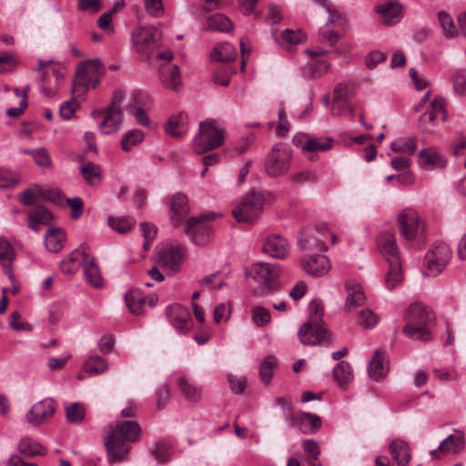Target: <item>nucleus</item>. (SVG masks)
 <instances>
[{"mask_svg":"<svg viewBox=\"0 0 466 466\" xmlns=\"http://www.w3.org/2000/svg\"><path fill=\"white\" fill-rule=\"evenodd\" d=\"M388 370V355L386 351L380 350H375L369 363V376L372 380L380 381L386 377Z\"/></svg>","mask_w":466,"mask_h":466,"instance_id":"obj_23","label":"nucleus"},{"mask_svg":"<svg viewBox=\"0 0 466 466\" xmlns=\"http://www.w3.org/2000/svg\"><path fill=\"white\" fill-rule=\"evenodd\" d=\"M329 69V64L326 61H318L315 63L308 64L303 67V76L305 78L313 79L321 77Z\"/></svg>","mask_w":466,"mask_h":466,"instance_id":"obj_48","label":"nucleus"},{"mask_svg":"<svg viewBox=\"0 0 466 466\" xmlns=\"http://www.w3.org/2000/svg\"><path fill=\"white\" fill-rule=\"evenodd\" d=\"M107 369V362L100 356H92L84 364V370L90 374L103 373Z\"/></svg>","mask_w":466,"mask_h":466,"instance_id":"obj_51","label":"nucleus"},{"mask_svg":"<svg viewBox=\"0 0 466 466\" xmlns=\"http://www.w3.org/2000/svg\"><path fill=\"white\" fill-rule=\"evenodd\" d=\"M380 318L370 309H361L358 315V323L364 329L374 328Z\"/></svg>","mask_w":466,"mask_h":466,"instance_id":"obj_55","label":"nucleus"},{"mask_svg":"<svg viewBox=\"0 0 466 466\" xmlns=\"http://www.w3.org/2000/svg\"><path fill=\"white\" fill-rule=\"evenodd\" d=\"M403 319L406 324L418 326H434L435 314L428 307L414 302L406 309Z\"/></svg>","mask_w":466,"mask_h":466,"instance_id":"obj_12","label":"nucleus"},{"mask_svg":"<svg viewBox=\"0 0 466 466\" xmlns=\"http://www.w3.org/2000/svg\"><path fill=\"white\" fill-rule=\"evenodd\" d=\"M262 250L274 258L285 259L289 252V245L283 237L271 235L265 240Z\"/></svg>","mask_w":466,"mask_h":466,"instance_id":"obj_21","label":"nucleus"},{"mask_svg":"<svg viewBox=\"0 0 466 466\" xmlns=\"http://www.w3.org/2000/svg\"><path fill=\"white\" fill-rule=\"evenodd\" d=\"M285 419L290 427L298 428L303 434H310L321 428V419L316 414L305 411L286 413Z\"/></svg>","mask_w":466,"mask_h":466,"instance_id":"obj_10","label":"nucleus"},{"mask_svg":"<svg viewBox=\"0 0 466 466\" xmlns=\"http://www.w3.org/2000/svg\"><path fill=\"white\" fill-rule=\"evenodd\" d=\"M15 257V250L11 243L5 238H0V261L3 266L9 268ZM7 273L10 278L13 276L10 268L7 269Z\"/></svg>","mask_w":466,"mask_h":466,"instance_id":"obj_46","label":"nucleus"},{"mask_svg":"<svg viewBox=\"0 0 466 466\" xmlns=\"http://www.w3.org/2000/svg\"><path fill=\"white\" fill-rule=\"evenodd\" d=\"M144 137L145 136L142 130H129L124 134L121 139V147L124 151H130L133 147L142 143Z\"/></svg>","mask_w":466,"mask_h":466,"instance_id":"obj_49","label":"nucleus"},{"mask_svg":"<svg viewBox=\"0 0 466 466\" xmlns=\"http://www.w3.org/2000/svg\"><path fill=\"white\" fill-rule=\"evenodd\" d=\"M390 148L394 152H408L413 154L416 149V142L411 137H400L390 144Z\"/></svg>","mask_w":466,"mask_h":466,"instance_id":"obj_56","label":"nucleus"},{"mask_svg":"<svg viewBox=\"0 0 466 466\" xmlns=\"http://www.w3.org/2000/svg\"><path fill=\"white\" fill-rule=\"evenodd\" d=\"M84 180L91 187H98L102 181V168L98 164L88 161L79 167Z\"/></svg>","mask_w":466,"mask_h":466,"instance_id":"obj_30","label":"nucleus"},{"mask_svg":"<svg viewBox=\"0 0 466 466\" xmlns=\"http://www.w3.org/2000/svg\"><path fill=\"white\" fill-rule=\"evenodd\" d=\"M377 245L388 262L393 258H400L396 238L392 233L381 232L377 238Z\"/></svg>","mask_w":466,"mask_h":466,"instance_id":"obj_27","label":"nucleus"},{"mask_svg":"<svg viewBox=\"0 0 466 466\" xmlns=\"http://www.w3.org/2000/svg\"><path fill=\"white\" fill-rule=\"evenodd\" d=\"M84 275L87 283L91 286L99 289L103 285V279L101 277L100 269L94 257L88 254L85 258L83 264Z\"/></svg>","mask_w":466,"mask_h":466,"instance_id":"obj_29","label":"nucleus"},{"mask_svg":"<svg viewBox=\"0 0 466 466\" xmlns=\"http://www.w3.org/2000/svg\"><path fill=\"white\" fill-rule=\"evenodd\" d=\"M96 114H104V118L99 124V129L102 134L112 135L119 130L123 122V112H119V121L117 123L115 121V116H109V107L105 112L96 111L93 113L94 116Z\"/></svg>","mask_w":466,"mask_h":466,"instance_id":"obj_38","label":"nucleus"},{"mask_svg":"<svg viewBox=\"0 0 466 466\" xmlns=\"http://www.w3.org/2000/svg\"><path fill=\"white\" fill-rule=\"evenodd\" d=\"M251 312L252 320L258 327H265L271 320L269 310L262 306L254 307Z\"/></svg>","mask_w":466,"mask_h":466,"instance_id":"obj_59","label":"nucleus"},{"mask_svg":"<svg viewBox=\"0 0 466 466\" xmlns=\"http://www.w3.org/2000/svg\"><path fill=\"white\" fill-rule=\"evenodd\" d=\"M147 298L142 296L138 290L131 289L125 297L127 307L133 314H139L146 302Z\"/></svg>","mask_w":466,"mask_h":466,"instance_id":"obj_45","label":"nucleus"},{"mask_svg":"<svg viewBox=\"0 0 466 466\" xmlns=\"http://www.w3.org/2000/svg\"><path fill=\"white\" fill-rule=\"evenodd\" d=\"M291 157V149L288 145L276 144L265 162L267 174L272 177L286 174L289 169Z\"/></svg>","mask_w":466,"mask_h":466,"instance_id":"obj_4","label":"nucleus"},{"mask_svg":"<svg viewBox=\"0 0 466 466\" xmlns=\"http://www.w3.org/2000/svg\"><path fill=\"white\" fill-rule=\"evenodd\" d=\"M141 428L135 420L117 424L105 440L108 461L117 462L125 460L131 449L130 443L140 439Z\"/></svg>","mask_w":466,"mask_h":466,"instance_id":"obj_1","label":"nucleus"},{"mask_svg":"<svg viewBox=\"0 0 466 466\" xmlns=\"http://www.w3.org/2000/svg\"><path fill=\"white\" fill-rule=\"evenodd\" d=\"M107 221L109 227L118 233H127L130 231L135 225V220L129 217H109Z\"/></svg>","mask_w":466,"mask_h":466,"instance_id":"obj_52","label":"nucleus"},{"mask_svg":"<svg viewBox=\"0 0 466 466\" xmlns=\"http://www.w3.org/2000/svg\"><path fill=\"white\" fill-rule=\"evenodd\" d=\"M36 72L40 74L39 87L41 92L46 96H51L54 92L49 86L50 77L53 76L56 86H59L64 80V68L58 65H54L52 60L39 59Z\"/></svg>","mask_w":466,"mask_h":466,"instance_id":"obj_7","label":"nucleus"},{"mask_svg":"<svg viewBox=\"0 0 466 466\" xmlns=\"http://www.w3.org/2000/svg\"><path fill=\"white\" fill-rule=\"evenodd\" d=\"M332 144L333 139L330 137L308 138L304 143L301 144L300 149L304 153L327 151L332 147Z\"/></svg>","mask_w":466,"mask_h":466,"instance_id":"obj_39","label":"nucleus"},{"mask_svg":"<svg viewBox=\"0 0 466 466\" xmlns=\"http://www.w3.org/2000/svg\"><path fill=\"white\" fill-rule=\"evenodd\" d=\"M263 206V195L251 190L244 197L241 204L233 210V216L238 222H251L260 215Z\"/></svg>","mask_w":466,"mask_h":466,"instance_id":"obj_6","label":"nucleus"},{"mask_svg":"<svg viewBox=\"0 0 466 466\" xmlns=\"http://www.w3.org/2000/svg\"><path fill=\"white\" fill-rule=\"evenodd\" d=\"M326 230L327 228L324 226L320 228H308L300 232L298 238L299 248L301 250H325L327 246L324 240L319 237L323 234L321 230Z\"/></svg>","mask_w":466,"mask_h":466,"instance_id":"obj_18","label":"nucleus"},{"mask_svg":"<svg viewBox=\"0 0 466 466\" xmlns=\"http://www.w3.org/2000/svg\"><path fill=\"white\" fill-rule=\"evenodd\" d=\"M333 377L340 387H344L352 380V369L350 363L341 361L333 369Z\"/></svg>","mask_w":466,"mask_h":466,"instance_id":"obj_44","label":"nucleus"},{"mask_svg":"<svg viewBox=\"0 0 466 466\" xmlns=\"http://www.w3.org/2000/svg\"><path fill=\"white\" fill-rule=\"evenodd\" d=\"M235 73L232 66L229 64L219 65L214 71L213 81L223 86H228L230 83L231 76Z\"/></svg>","mask_w":466,"mask_h":466,"instance_id":"obj_50","label":"nucleus"},{"mask_svg":"<svg viewBox=\"0 0 466 466\" xmlns=\"http://www.w3.org/2000/svg\"><path fill=\"white\" fill-rule=\"evenodd\" d=\"M451 258V249L443 242L434 244L432 248L426 254V271L428 276L440 274L446 267Z\"/></svg>","mask_w":466,"mask_h":466,"instance_id":"obj_8","label":"nucleus"},{"mask_svg":"<svg viewBox=\"0 0 466 466\" xmlns=\"http://www.w3.org/2000/svg\"><path fill=\"white\" fill-rule=\"evenodd\" d=\"M365 295L364 293L360 290H352L351 292H349V295L346 299L345 308L347 310H351V309L360 306L363 304L365 300Z\"/></svg>","mask_w":466,"mask_h":466,"instance_id":"obj_63","label":"nucleus"},{"mask_svg":"<svg viewBox=\"0 0 466 466\" xmlns=\"http://www.w3.org/2000/svg\"><path fill=\"white\" fill-rule=\"evenodd\" d=\"M323 314H324V306L320 299H313L309 303V320L308 322H312L315 325L322 324L323 322Z\"/></svg>","mask_w":466,"mask_h":466,"instance_id":"obj_57","label":"nucleus"},{"mask_svg":"<svg viewBox=\"0 0 466 466\" xmlns=\"http://www.w3.org/2000/svg\"><path fill=\"white\" fill-rule=\"evenodd\" d=\"M56 410V403L53 399H44L32 406L26 413L29 423L37 426L45 420L51 418Z\"/></svg>","mask_w":466,"mask_h":466,"instance_id":"obj_14","label":"nucleus"},{"mask_svg":"<svg viewBox=\"0 0 466 466\" xmlns=\"http://www.w3.org/2000/svg\"><path fill=\"white\" fill-rule=\"evenodd\" d=\"M278 365V360L275 356H267L260 363L259 366V378L264 384H268L274 375V370Z\"/></svg>","mask_w":466,"mask_h":466,"instance_id":"obj_43","label":"nucleus"},{"mask_svg":"<svg viewBox=\"0 0 466 466\" xmlns=\"http://www.w3.org/2000/svg\"><path fill=\"white\" fill-rule=\"evenodd\" d=\"M375 10L387 25H396L402 17V5L398 1L380 3L375 6Z\"/></svg>","mask_w":466,"mask_h":466,"instance_id":"obj_22","label":"nucleus"},{"mask_svg":"<svg viewBox=\"0 0 466 466\" xmlns=\"http://www.w3.org/2000/svg\"><path fill=\"white\" fill-rule=\"evenodd\" d=\"M238 56L237 49L230 43H221L216 46L211 53L214 60L228 64L235 60Z\"/></svg>","mask_w":466,"mask_h":466,"instance_id":"obj_37","label":"nucleus"},{"mask_svg":"<svg viewBox=\"0 0 466 466\" xmlns=\"http://www.w3.org/2000/svg\"><path fill=\"white\" fill-rule=\"evenodd\" d=\"M420 166L426 169L442 168L446 166V157L437 152L434 147L421 149L418 153Z\"/></svg>","mask_w":466,"mask_h":466,"instance_id":"obj_26","label":"nucleus"},{"mask_svg":"<svg viewBox=\"0 0 466 466\" xmlns=\"http://www.w3.org/2000/svg\"><path fill=\"white\" fill-rule=\"evenodd\" d=\"M433 326H418L411 324H405L403 327V334L413 339L423 342H428L433 339L431 329Z\"/></svg>","mask_w":466,"mask_h":466,"instance_id":"obj_33","label":"nucleus"},{"mask_svg":"<svg viewBox=\"0 0 466 466\" xmlns=\"http://www.w3.org/2000/svg\"><path fill=\"white\" fill-rule=\"evenodd\" d=\"M125 99V93L121 89L114 91L109 107V116H115L116 123L119 121V112H122L121 104Z\"/></svg>","mask_w":466,"mask_h":466,"instance_id":"obj_58","label":"nucleus"},{"mask_svg":"<svg viewBox=\"0 0 466 466\" xmlns=\"http://www.w3.org/2000/svg\"><path fill=\"white\" fill-rule=\"evenodd\" d=\"M464 448V435L461 431H456L449 435L439 445L431 451V459H440L441 455L457 454Z\"/></svg>","mask_w":466,"mask_h":466,"instance_id":"obj_17","label":"nucleus"},{"mask_svg":"<svg viewBox=\"0 0 466 466\" xmlns=\"http://www.w3.org/2000/svg\"><path fill=\"white\" fill-rule=\"evenodd\" d=\"M18 449L20 453L27 457H33L38 454H42V451L44 450L43 446L40 443L29 438L22 439L19 442Z\"/></svg>","mask_w":466,"mask_h":466,"instance_id":"obj_53","label":"nucleus"},{"mask_svg":"<svg viewBox=\"0 0 466 466\" xmlns=\"http://www.w3.org/2000/svg\"><path fill=\"white\" fill-rule=\"evenodd\" d=\"M66 420L70 423L79 424L83 421L86 410L82 403L73 402L65 407Z\"/></svg>","mask_w":466,"mask_h":466,"instance_id":"obj_47","label":"nucleus"},{"mask_svg":"<svg viewBox=\"0 0 466 466\" xmlns=\"http://www.w3.org/2000/svg\"><path fill=\"white\" fill-rule=\"evenodd\" d=\"M160 72L163 84L174 91H178L182 84L178 66H163Z\"/></svg>","mask_w":466,"mask_h":466,"instance_id":"obj_36","label":"nucleus"},{"mask_svg":"<svg viewBox=\"0 0 466 466\" xmlns=\"http://www.w3.org/2000/svg\"><path fill=\"white\" fill-rule=\"evenodd\" d=\"M187 116L184 113H179L177 116H171L165 126V130L167 134L180 137L187 133Z\"/></svg>","mask_w":466,"mask_h":466,"instance_id":"obj_34","label":"nucleus"},{"mask_svg":"<svg viewBox=\"0 0 466 466\" xmlns=\"http://www.w3.org/2000/svg\"><path fill=\"white\" fill-rule=\"evenodd\" d=\"M233 27L231 20L223 14L210 15L207 21V29L218 32H229Z\"/></svg>","mask_w":466,"mask_h":466,"instance_id":"obj_40","label":"nucleus"},{"mask_svg":"<svg viewBox=\"0 0 466 466\" xmlns=\"http://www.w3.org/2000/svg\"><path fill=\"white\" fill-rule=\"evenodd\" d=\"M152 454L159 462H166L170 459L171 446L165 441H159L156 443V446L152 451Z\"/></svg>","mask_w":466,"mask_h":466,"instance_id":"obj_60","label":"nucleus"},{"mask_svg":"<svg viewBox=\"0 0 466 466\" xmlns=\"http://www.w3.org/2000/svg\"><path fill=\"white\" fill-rule=\"evenodd\" d=\"M224 142V129L219 128L217 121L207 119L200 122L198 134L194 137L192 146L198 155L219 147Z\"/></svg>","mask_w":466,"mask_h":466,"instance_id":"obj_2","label":"nucleus"},{"mask_svg":"<svg viewBox=\"0 0 466 466\" xmlns=\"http://www.w3.org/2000/svg\"><path fill=\"white\" fill-rule=\"evenodd\" d=\"M183 260V248L181 246H169L157 252L158 265L172 273L177 272Z\"/></svg>","mask_w":466,"mask_h":466,"instance_id":"obj_13","label":"nucleus"},{"mask_svg":"<svg viewBox=\"0 0 466 466\" xmlns=\"http://www.w3.org/2000/svg\"><path fill=\"white\" fill-rule=\"evenodd\" d=\"M453 88L457 94H466V69H458L453 75Z\"/></svg>","mask_w":466,"mask_h":466,"instance_id":"obj_62","label":"nucleus"},{"mask_svg":"<svg viewBox=\"0 0 466 466\" xmlns=\"http://www.w3.org/2000/svg\"><path fill=\"white\" fill-rule=\"evenodd\" d=\"M389 271L385 282L388 289H394L402 281V272L400 258H393L389 262Z\"/></svg>","mask_w":466,"mask_h":466,"instance_id":"obj_41","label":"nucleus"},{"mask_svg":"<svg viewBox=\"0 0 466 466\" xmlns=\"http://www.w3.org/2000/svg\"><path fill=\"white\" fill-rule=\"evenodd\" d=\"M33 159L35 163L41 167H49L52 164L51 157L45 147L34 149Z\"/></svg>","mask_w":466,"mask_h":466,"instance_id":"obj_64","label":"nucleus"},{"mask_svg":"<svg viewBox=\"0 0 466 466\" xmlns=\"http://www.w3.org/2000/svg\"><path fill=\"white\" fill-rule=\"evenodd\" d=\"M438 19L446 37L451 38L457 35L458 32L456 30L453 19L446 11L439 12Z\"/></svg>","mask_w":466,"mask_h":466,"instance_id":"obj_54","label":"nucleus"},{"mask_svg":"<svg viewBox=\"0 0 466 466\" xmlns=\"http://www.w3.org/2000/svg\"><path fill=\"white\" fill-rule=\"evenodd\" d=\"M298 335L303 345H317L327 339L328 330L322 324L307 321L299 328Z\"/></svg>","mask_w":466,"mask_h":466,"instance_id":"obj_16","label":"nucleus"},{"mask_svg":"<svg viewBox=\"0 0 466 466\" xmlns=\"http://www.w3.org/2000/svg\"><path fill=\"white\" fill-rule=\"evenodd\" d=\"M306 40V34L301 30L286 29L282 33L281 39L278 40L279 46L283 48H289L293 45H298Z\"/></svg>","mask_w":466,"mask_h":466,"instance_id":"obj_42","label":"nucleus"},{"mask_svg":"<svg viewBox=\"0 0 466 466\" xmlns=\"http://www.w3.org/2000/svg\"><path fill=\"white\" fill-rule=\"evenodd\" d=\"M166 314L177 332L186 334L193 328V320L189 310L180 304L168 306Z\"/></svg>","mask_w":466,"mask_h":466,"instance_id":"obj_11","label":"nucleus"},{"mask_svg":"<svg viewBox=\"0 0 466 466\" xmlns=\"http://www.w3.org/2000/svg\"><path fill=\"white\" fill-rule=\"evenodd\" d=\"M103 64L100 59H90L77 67L76 84L85 88L96 87L103 75Z\"/></svg>","mask_w":466,"mask_h":466,"instance_id":"obj_9","label":"nucleus"},{"mask_svg":"<svg viewBox=\"0 0 466 466\" xmlns=\"http://www.w3.org/2000/svg\"><path fill=\"white\" fill-rule=\"evenodd\" d=\"M66 242V234L63 230L50 227L45 236V246L50 251L58 253Z\"/></svg>","mask_w":466,"mask_h":466,"instance_id":"obj_31","label":"nucleus"},{"mask_svg":"<svg viewBox=\"0 0 466 466\" xmlns=\"http://www.w3.org/2000/svg\"><path fill=\"white\" fill-rule=\"evenodd\" d=\"M157 30L153 27H141L133 34V43L137 52L145 53L156 41Z\"/></svg>","mask_w":466,"mask_h":466,"instance_id":"obj_28","label":"nucleus"},{"mask_svg":"<svg viewBox=\"0 0 466 466\" xmlns=\"http://www.w3.org/2000/svg\"><path fill=\"white\" fill-rule=\"evenodd\" d=\"M218 214L215 212H207L197 217H190L187 219L185 225V233L188 235L192 241L198 246H205L209 243L212 236V228L204 224L205 221L215 219Z\"/></svg>","mask_w":466,"mask_h":466,"instance_id":"obj_3","label":"nucleus"},{"mask_svg":"<svg viewBox=\"0 0 466 466\" xmlns=\"http://www.w3.org/2000/svg\"><path fill=\"white\" fill-rule=\"evenodd\" d=\"M400 231L409 240L415 239L419 228L420 218L416 210L412 208L404 209L398 217Z\"/></svg>","mask_w":466,"mask_h":466,"instance_id":"obj_15","label":"nucleus"},{"mask_svg":"<svg viewBox=\"0 0 466 466\" xmlns=\"http://www.w3.org/2000/svg\"><path fill=\"white\" fill-rule=\"evenodd\" d=\"M247 274L259 283L265 291L279 289L278 279L281 274V269L278 265L266 262L255 263L249 272L247 271Z\"/></svg>","mask_w":466,"mask_h":466,"instance_id":"obj_5","label":"nucleus"},{"mask_svg":"<svg viewBox=\"0 0 466 466\" xmlns=\"http://www.w3.org/2000/svg\"><path fill=\"white\" fill-rule=\"evenodd\" d=\"M177 385L187 401L196 403L201 400L202 388L190 383L185 377H179Z\"/></svg>","mask_w":466,"mask_h":466,"instance_id":"obj_35","label":"nucleus"},{"mask_svg":"<svg viewBox=\"0 0 466 466\" xmlns=\"http://www.w3.org/2000/svg\"><path fill=\"white\" fill-rule=\"evenodd\" d=\"M300 265L309 275L319 277L327 274L330 268L329 258L320 254L304 256L300 259Z\"/></svg>","mask_w":466,"mask_h":466,"instance_id":"obj_20","label":"nucleus"},{"mask_svg":"<svg viewBox=\"0 0 466 466\" xmlns=\"http://www.w3.org/2000/svg\"><path fill=\"white\" fill-rule=\"evenodd\" d=\"M87 256L86 247L84 244L80 245L61 260L60 268L62 272L68 275L76 274L80 267L79 261L82 260V264H84L85 258Z\"/></svg>","mask_w":466,"mask_h":466,"instance_id":"obj_24","label":"nucleus"},{"mask_svg":"<svg viewBox=\"0 0 466 466\" xmlns=\"http://www.w3.org/2000/svg\"><path fill=\"white\" fill-rule=\"evenodd\" d=\"M433 326H418L411 324H405L403 327V334L413 339L423 342H428L433 339L431 329Z\"/></svg>","mask_w":466,"mask_h":466,"instance_id":"obj_32","label":"nucleus"},{"mask_svg":"<svg viewBox=\"0 0 466 466\" xmlns=\"http://www.w3.org/2000/svg\"><path fill=\"white\" fill-rule=\"evenodd\" d=\"M127 110L135 117L137 124L144 127L149 126L150 120L148 116L141 106H136L135 105L129 103L127 106Z\"/></svg>","mask_w":466,"mask_h":466,"instance_id":"obj_61","label":"nucleus"},{"mask_svg":"<svg viewBox=\"0 0 466 466\" xmlns=\"http://www.w3.org/2000/svg\"><path fill=\"white\" fill-rule=\"evenodd\" d=\"M187 197L182 192H177L169 200V216L174 227L177 228L184 218L189 213Z\"/></svg>","mask_w":466,"mask_h":466,"instance_id":"obj_19","label":"nucleus"},{"mask_svg":"<svg viewBox=\"0 0 466 466\" xmlns=\"http://www.w3.org/2000/svg\"><path fill=\"white\" fill-rule=\"evenodd\" d=\"M391 461L397 466H408L411 460V451L409 444L400 439H395L389 444Z\"/></svg>","mask_w":466,"mask_h":466,"instance_id":"obj_25","label":"nucleus"}]
</instances>
